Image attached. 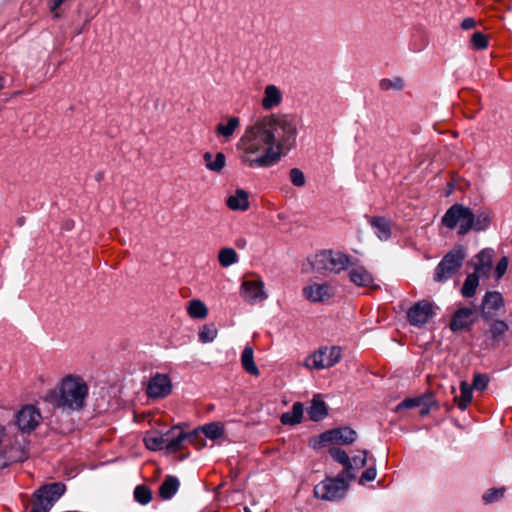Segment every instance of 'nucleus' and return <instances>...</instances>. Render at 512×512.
<instances>
[{
	"label": "nucleus",
	"instance_id": "obj_51",
	"mask_svg": "<svg viewBox=\"0 0 512 512\" xmlns=\"http://www.w3.org/2000/svg\"><path fill=\"white\" fill-rule=\"evenodd\" d=\"M476 26V21L474 18L468 17L465 18L461 23V28L463 30H470Z\"/></svg>",
	"mask_w": 512,
	"mask_h": 512
},
{
	"label": "nucleus",
	"instance_id": "obj_28",
	"mask_svg": "<svg viewBox=\"0 0 512 512\" xmlns=\"http://www.w3.org/2000/svg\"><path fill=\"white\" fill-rule=\"evenodd\" d=\"M240 126V120L238 117H230L228 118L227 123H219L216 126V134L218 136H222L225 140H230L234 135L235 131Z\"/></svg>",
	"mask_w": 512,
	"mask_h": 512
},
{
	"label": "nucleus",
	"instance_id": "obj_2",
	"mask_svg": "<svg viewBox=\"0 0 512 512\" xmlns=\"http://www.w3.org/2000/svg\"><path fill=\"white\" fill-rule=\"evenodd\" d=\"M88 393V385L82 377L68 375L57 388L49 390L44 399L55 408L74 412L85 407Z\"/></svg>",
	"mask_w": 512,
	"mask_h": 512
},
{
	"label": "nucleus",
	"instance_id": "obj_37",
	"mask_svg": "<svg viewBox=\"0 0 512 512\" xmlns=\"http://www.w3.org/2000/svg\"><path fill=\"white\" fill-rule=\"evenodd\" d=\"M200 431L209 439L215 440L223 436L224 427L220 423H210L202 426Z\"/></svg>",
	"mask_w": 512,
	"mask_h": 512
},
{
	"label": "nucleus",
	"instance_id": "obj_47",
	"mask_svg": "<svg viewBox=\"0 0 512 512\" xmlns=\"http://www.w3.org/2000/svg\"><path fill=\"white\" fill-rule=\"evenodd\" d=\"M508 268V258L506 256L502 257L497 263L494 271V276L496 280H500L504 274L506 273Z\"/></svg>",
	"mask_w": 512,
	"mask_h": 512
},
{
	"label": "nucleus",
	"instance_id": "obj_52",
	"mask_svg": "<svg viewBox=\"0 0 512 512\" xmlns=\"http://www.w3.org/2000/svg\"><path fill=\"white\" fill-rule=\"evenodd\" d=\"M5 80L0 76V90L4 88Z\"/></svg>",
	"mask_w": 512,
	"mask_h": 512
},
{
	"label": "nucleus",
	"instance_id": "obj_54",
	"mask_svg": "<svg viewBox=\"0 0 512 512\" xmlns=\"http://www.w3.org/2000/svg\"><path fill=\"white\" fill-rule=\"evenodd\" d=\"M82 31H83V29H82V28H79V30L76 32V34H77V35H78V34H81V33H82Z\"/></svg>",
	"mask_w": 512,
	"mask_h": 512
},
{
	"label": "nucleus",
	"instance_id": "obj_8",
	"mask_svg": "<svg viewBox=\"0 0 512 512\" xmlns=\"http://www.w3.org/2000/svg\"><path fill=\"white\" fill-rule=\"evenodd\" d=\"M64 492L65 485L62 483H52L40 487L33 493V503L30 512H49Z\"/></svg>",
	"mask_w": 512,
	"mask_h": 512
},
{
	"label": "nucleus",
	"instance_id": "obj_30",
	"mask_svg": "<svg viewBox=\"0 0 512 512\" xmlns=\"http://www.w3.org/2000/svg\"><path fill=\"white\" fill-rule=\"evenodd\" d=\"M304 407L302 403L296 402L292 406V410L285 412L281 415V423L284 425H295L301 422L303 417Z\"/></svg>",
	"mask_w": 512,
	"mask_h": 512
},
{
	"label": "nucleus",
	"instance_id": "obj_40",
	"mask_svg": "<svg viewBox=\"0 0 512 512\" xmlns=\"http://www.w3.org/2000/svg\"><path fill=\"white\" fill-rule=\"evenodd\" d=\"M509 329L508 324L503 320H493L490 324L489 332L493 339L497 340L503 336Z\"/></svg>",
	"mask_w": 512,
	"mask_h": 512
},
{
	"label": "nucleus",
	"instance_id": "obj_44",
	"mask_svg": "<svg viewBox=\"0 0 512 512\" xmlns=\"http://www.w3.org/2000/svg\"><path fill=\"white\" fill-rule=\"evenodd\" d=\"M471 43L474 49L483 50L488 47V38L482 32H475L471 37Z\"/></svg>",
	"mask_w": 512,
	"mask_h": 512
},
{
	"label": "nucleus",
	"instance_id": "obj_18",
	"mask_svg": "<svg viewBox=\"0 0 512 512\" xmlns=\"http://www.w3.org/2000/svg\"><path fill=\"white\" fill-rule=\"evenodd\" d=\"M172 384L166 374L157 373L153 376L147 386V394L152 398H164L170 394Z\"/></svg>",
	"mask_w": 512,
	"mask_h": 512
},
{
	"label": "nucleus",
	"instance_id": "obj_20",
	"mask_svg": "<svg viewBox=\"0 0 512 512\" xmlns=\"http://www.w3.org/2000/svg\"><path fill=\"white\" fill-rule=\"evenodd\" d=\"M494 251L491 248L482 249L476 256L474 273L481 277H488L492 268Z\"/></svg>",
	"mask_w": 512,
	"mask_h": 512
},
{
	"label": "nucleus",
	"instance_id": "obj_55",
	"mask_svg": "<svg viewBox=\"0 0 512 512\" xmlns=\"http://www.w3.org/2000/svg\"><path fill=\"white\" fill-rule=\"evenodd\" d=\"M244 512H252V511L248 507H245Z\"/></svg>",
	"mask_w": 512,
	"mask_h": 512
},
{
	"label": "nucleus",
	"instance_id": "obj_49",
	"mask_svg": "<svg viewBox=\"0 0 512 512\" xmlns=\"http://www.w3.org/2000/svg\"><path fill=\"white\" fill-rule=\"evenodd\" d=\"M367 451L366 450H363L361 451V454L360 455H357V456H354L353 459L351 460L352 461V464H353V469L354 468H362L366 465L367 463Z\"/></svg>",
	"mask_w": 512,
	"mask_h": 512
},
{
	"label": "nucleus",
	"instance_id": "obj_4",
	"mask_svg": "<svg viewBox=\"0 0 512 512\" xmlns=\"http://www.w3.org/2000/svg\"><path fill=\"white\" fill-rule=\"evenodd\" d=\"M30 442L23 434L15 433L8 438L0 448V468H6L17 462H23L29 457Z\"/></svg>",
	"mask_w": 512,
	"mask_h": 512
},
{
	"label": "nucleus",
	"instance_id": "obj_17",
	"mask_svg": "<svg viewBox=\"0 0 512 512\" xmlns=\"http://www.w3.org/2000/svg\"><path fill=\"white\" fill-rule=\"evenodd\" d=\"M348 278L351 283L357 287L380 289V285L375 282V277L366 267L362 265L352 266L348 271Z\"/></svg>",
	"mask_w": 512,
	"mask_h": 512
},
{
	"label": "nucleus",
	"instance_id": "obj_32",
	"mask_svg": "<svg viewBox=\"0 0 512 512\" xmlns=\"http://www.w3.org/2000/svg\"><path fill=\"white\" fill-rule=\"evenodd\" d=\"M474 215L475 220L473 230L476 232L487 230L491 224L492 212L487 208H482Z\"/></svg>",
	"mask_w": 512,
	"mask_h": 512
},
{
	"label": "nucleus",
	"instance_id": "obj_41",
	"mask_svg": "<svg viewBox=\"0 0 512 512\" xmlns=\"http://www.w3.org/2000/svg\"><path fill=\"white\" fill-rule=\"evenodd\" d=\"M134 498L140 504L146 505L152 500V493L146 486L138 485L134 489Z\"/></svg>",
	"mask_w": 512,
	"mask_h": 512
},
{
	"label": "nucleus",
	"instance_id": "obj_13",
	"mask_svg": "<svg viewBox=\"0 0 512 512\" xmlns=\"http://www.w3.org/2000/svg\"><path fill=\"white\" fill-rule=\"evenodd\" d=\"M303 296L312 303H324L334 297V288L329 283H311L302 290Z\"/></svg>",
	"mask_w": 512,
	"mask_h": 512
},
{
	"label": "nucleus",
	"instance_id": "obj_29",
	"mask_svg": "<svg viewBox=\"0 0 512 512\" xmlns=\"http://www.w3.org/2000/svg\"><path fill=\"white\" fill-rule=\"evenodd\" d=\"M328 414L327 406L320 396H315L308 409L309 418L313 421H320Z\"/></svg>",
	"mask_w": 512,
	"mask_h": 512
},
{
	"label": "nucleus",
	"instance_id": "obj_42",
	"mask_svg": "<svg viewBox=\"0 0 512 512\" xmlns=\"http://www.w3.org/2000/svg\"><path fill=\"white\" fill-rule=\"evenodd\" d=\"M426 399L427 398L424 396L404 399L397 405L396 411H401L403 409H411L414 407H421L422 405H424Z\"/></svg>",
	"mask_w": 512,
	"mask_h": 512
},
{
	"label": "nucleus",
	"instance_id": "obj_5",
	"mask_svg": "<svg viewBox=\"0 0 512 512\" xmlns=\"http://www.w3.org/2000/svg\"><path fill=\"white\" fill-rule=\"evenodd\" d=\"M474 220L475 215L469 207L454 204L443 215L442 224L449 229L458 227V234L464 236L473 230Z\"/></svg>",
	"mask_w": 512,
	"mask_h": 512
},
{
	"label": "nucleus",
	"instance_id": "obj_10",
	"mask_svg": "<svg viewBox=\"0 0 512 512\" xmlns=\"http://www.w3.org/2000/svg\"><path fill=\"white\" fill-rule=\"evenodd\" d=\"M42 415L35 406L25 405L15 415V424L18 427L19 434H29L34 431L41 423Z\"/></svg>",
	"mask_w": 512,
	"mask_h": 512
},
{
	"label": "nucleus",
	"instance_id": "obj_36",
	"mask_svg": "<svg viewBox=\"0 0 512 512\" xmlns=\"http://www.w3.org/2000/svg\"><path fill=\"white\" fill-rule=\"evenodd\" d=\"M239 260L237 252L233 248H222L218 253V261L222 267H229Z\"/></svg>",
	"mask_w": 512,
	"mask_h": 512
},
{
	"label": "nucleus",
	"instance_id": "obj_12",
	"mask_svg": "<svg viewBox=\"0 0 512 512\" xmlns=\"http://www.w3.org/2000/svg\"><path fill=\"white\" fill-rule=\"evenodd\" d=\"M435 316L434 306L427 300L415 303L407 312L409 323L415 327H423Z\"/></svg>",
	"mask_w": 512,
	"mask_h": 512
},
{
	"label": "nucleus",
	"instance_id": "obj_11",
	"mask_svg": "<svg viewBox=\"0 0 512 512\" xmlns=\"http://www.w3.org/2000/svg\"><path fill=\"white\" fill-rule=\"evenodd\" d=\"M241 296L249 304H256L268 298L260 277L244 279L241 284Z\"/></svg>",
	"mask_w": 512,
	"mask_h": 512
},
{
	"label": "nucleus",
	"instance_id": "obj_27",
	"mask_svg": "<svg viewBox=\"0 0 512 512\" xmlns=\"http://www.w3.org/2000/svg\"><path fill=\"white\" fill-rule=\"evenodd\" d=\"M180 482L177 477L169 475L159 488V495L165 499H171L178 491Z\"/></svg>",
	"mask_w": 512,
	"mask_h": 512
},
{
	"label": "nucleus",
	"instance_id": "obj_43",
	"mask_svg": "<svg viewBox=\"0 0 512 512\" xmlns=\"http://www.w3.org/2000/svg\"><path fill=\"white\" fill-rule=\"evenodd\" d=\"M505 488H491L483 495V501L486 504H491L495 501H498L504 496Z\"/></svg>",
	"mask_w": 512,
	"mask_h": 512
},
{
	"label": "nucleus",
	"instance_id": "obj_34",
	"mask_svg": "<svg viewBox=\"0 0 512 512\" xmlns=\"http://www.w3.org/2000/svg\"><path fill=\"white\" fill-rule=\"evenodd\" d=\"M187 312L193 319H204L208 315V308L203 301L193 299L189 301Z\"/></svg>",
	"mask_w": 512,
	"mask_h": 512
},
{
	"label": "nucleus",
	"instance_id": "obj_15",
	"mask_svg": "<svg viewBox=\"0 0 512 512\" xmlns=\"http://www.w3.org/2000/svg\"><path fill=\"white\" fill-rule=\"evenodd\" d=\"M357 438V433L350 427H340L328 430L319 435V444L324 443H340L351 444Z\"/></svg>",
	"mask_w": 512,
	"mask_h": 512
},
{
	"label": "nucleus",
	"instance_id": "obj_3",
	"mask_svg": "<svg viewBox=\"0 0 512 512\" xmlns=\"http://www.w3.org/2000/svg\"><path fill=\"white\" fill-rule=\"evenodd\" d=\"M313 270L338 274L353 263L348 255L340 251L322 250L309 259Z\"/></svg>",
	"mask_w": 512,
	"mask_h": 512
},
{
	"label": "nucleus",
	"instance_id": "obj_25",
	"mask_svg": "<svg viewBox=\"0 0 512 512\" xmlns=\"http://www.w3.org/2000/svg\"><path fill=\"white\" fill-rule=\"evenodd\" d=\"M203 160L206 168L215 173L222 172L226 166V156L222 152H218L215 155L211 152H205Z\"/></svg>",
	"mask_w": 512,
	"mask_h": 512
},
{
	"label": "nucleus",
	"instance_id": "obj_48",
	"mask_svg": "<svg viewBox=\"0 0 512 512\" xmlns=\"http://www.w3.org/2000/svg\"><path fill=\"white\" fill-rule=\"evenodd\" d=\"M377 471L374 467L367 468L361 475L359 483L364 485L366 482L373 481L376 478Z\"/></svg>",
	"mask_w": 512,
	"mask_h": 512
},
{
	"label": "nucleus",
	"instance_id": "obj_33",
	"mask_svg": "<svg viewBox=\"0 0 512 512\" xmlns=\"http://www.w3.org/2000/svg\"><path fill=\"white\" fill-rule=\"evenodd\" d=\"M460 395L455 396L454 400L458 408L464 411L472 401V387L465 381L460 383Z\"/></svg>",
	"mask_w": 512,
	"mask_h": 512
},
{
	"label": "nucleus",
	"instance_id": "obj_31",
	"mask_svg": "<svg viewBox=\"0 0 512 512\" xmlns=\"http://www.w3.org/2000/svg\"><path fill=\"white\" fill-rule=\"evenodd\" d=\"M480 278L481 276L477 273L472 272L468 274L460 290L461 295L465 298L473 297L479 286Z\"/></svg>",
	"mask_w": 512,
	"mask_h": 512
},
{
	"label": "nucleus",
	"instance_id": "obj_14",
	"mask_svg": "<svg viewBox=\"0 0 512 512\" xmlns=\"http://www.w3.org/2000/svg\"><path fill=\"white\" fill-rule=\"evenodd\" d=\"M504 306V299L498 291H488L484 295L481 306L480 315L485 321H490L494 318L497 311Z\"/></svg>",
	"mask_w": 512,
	"mask_h": 512
},
{
	"label": "nucleus",
	"instance_id": "obj_53",
	"mask_svg": "<svg viewBox=\"0 0 512 512\" xmlns=\"http://www.w3.org/2000/svg\"><path fill=\"white\" fill-rule=\"evenodd\" d=\"M428 412H429V408H428V407H424V408H422V410H421V415H425V414H427Z\"/></svg>",
	"mask_w": 512,
	"mask_h": 512
},
{
	"label": "nucleus",
	"instance_id": "obj_6",
	"mask_svg": "<svg viewBox=\"0 0 512 512\" xmlns=\"http://www.w3.org/2000/svg\"><path fill=\"white\" fill-rule=\"evenodd\" d=\"M465 257L466 253L464 247L461 245L455 246L444 255L436 266L434 270V281L445 282L454 276L462 267Z\"/></svg>",
	"mask_w": 512,
	"mask_h": 512
},
{
	"label": "nucleus",
	"instance_id": "obj_45",
	"mask_svg": "<svg viewBox=\"0 0 512 512\" xmlns=\"http://www.w3.org/2000/svg\"><path fill=\"white\" fill-rule=\"evenodd\" d=\"M292 184L296 187H302L306 183L304 173L298 168H292L289 173Z\"/></svg>",
	"mask_w": 512,
	"mask_h": 512
},
{
	"label": "nucleus",
	"instance_id": "obj_39",
	"mask_svg": "<svg viewBox=\"0 0 512 512\" xmlns=\"http://www.w3.org/2000/svg\"><path fill=\"white\" fill-rule=\"evenodd\" d=\"M379 87L383 91H401L404 88V81L401 77H395L393 79L384 78L380 80Z\"/></svg>",
	"mask_w": 512,
	"mask_h": 512
},
{
	"label": "nucleus",
	"instance_id": "obj_19",
	"mask_svg": "<svg viewBox=\"0 0 512 512\" xmlns=\"http://www.w3.org/2000/svg\"><path fill=\"white\" fill-rule=\"evenodd\" d=\"M473 314L474 310L472 308L464 307L456 310L449 325L450 329L457 332L468 328L474 322Z\"/></svg>",
	"mask_w": 512,
	"mask_h": 512
},
{
	"label": "nucleus",
	"instance_id": "obj_35",
	"mask_svg": "<svg viewBox=\"0 0 512 512\" xmlns=\"http://www.w3.org/2000/svg\"><path fill=\"white\" fill-rule=\"evenodd\" d=\"M166 442V434L151 433L144 438L145 446L152 451L166 449Z\"/></svg>",
	"mask_w": 512,
	"mask_h": 512
},
{
	"label": "nucleus",
	"instance_id": "obj_38",
	"mask_svg": "<svg viewBox=\"0 0 512 512\" xmlns=\"http://www.w3.org/2000/svg\"><path fill=\"white\" fill-rule=\"evenodd\" d=\"M218 331L214 324H205L199 331V340L202 343H209L214 341L217 337Z\"/></svg>",
	"mask_w": 512,
	"mask_h": 512
},
{
	"label": "nucleus",
	"instance_id": "obj_24",
	"mask_svg": "<svg viewBox=\"0 0 512 512\" xmlns=\"http://www.w3.org/2000/svg\"><path fill=\"white\" fill-rule=\"evenodd\" d=\"M248 193L243 189H237L235 194L226 200L227 206L234 211H246L249 208Z\"/></svg>",
	"mask_w": 512,
	"mask_h": 512
},
{
	"label": "nucleus",
	"instance_id": "obj_46",
	"mask_svg": "<svg viewBox=\"0 0 512 512\" xmlns=\"http://www.w3.org/2000/svg\"><path fill=\"white\" fill-rule=\"evenodd\" d=\"M489 383V378L485 374H475L473 379L472 389L485 390Z\"/></svg>",
	"mask_w": 512,
	"mask_h": 512
},
{
	"label": "nucleus",
	"instance_id": "obj_23",
	"mask_svg": "<svg viewBox=\"0 0 512 512\" xmlns=\"http://www.w3.org/2000/svg\"><path fill=\"white\" fill-rule=\"evenodd\" d=\"M369 223L374 233L381 241H386L391 237V222L385 217H370Z\"/></svg>",
	"mask_w": 512,
	"mask_h": 512
},
{
	"label": "nucleus",
	"instance_id": "obj_9",
	"mask_svg": "<svg viewBox=\"0 0 512 512\" xmlns=\"http://www.w3.org/2000/svg\"><path fill=\"white\" fill-rule=\"evenodd\" d=\"M341 359V349L336 346L321 347L306 359L308 368L325 369L334 366Z\"/></svg>",
	"mask_w": 512,
	"mask_h": 512
},
{
	"label": "nucleus",
	"instance_id": "obj_21",
	"mask_svg": "<svg viewBox=\"0 0 512 512\" xmlns=\"http://www.w3.org/2000/svg\"><path fill=\"white\" fill-rule=\"evenodd\" d=\"M283 99L281 90L274 84H269L264 88L261 106L264 110H272L278 107Z\"/></svg>",
	"mask_w": 512,
	"mask_h": 512
},
{
	"label": "nucleus",
	"instance_id": "obj_7",
	"mask_svg": "<svg viewBox=\"0 0 512 512\" xmlns=\"http://www.w3.org/2000/svg\"><path fill=\"white\" fill-rule=\"evenodd\" d=\"M348 481L344 473L328 477L314 487V496L325 501H338L345 496L349 487Z\"/></svg>",
	"mask_w": 512,
	"mask_h": 512
},
{
	"label": "nucleus",
	"instance_id": "obj_16",
	"mask_svg": "<svg viewBox=\"0 0 512 512\" xmlns=\"http://www.w3.org/2000/svg\"><path fill=\"white\" fill-rule=\"evenodd\" d=\"M177 430V427H173L168 433H166V452L167 453H175L180 451L183 448V442L188 441L191 444H196L199 438V429L194 430L193 432L185 433L180 431L177 435H174V432Z\"/></svg>",
	"mask_w": 512,
	"mask_h": 512
},
{
	"label": "nucleus",
	"instance_id": "obj_22",
	"mask_svg": "<svg viewBox=\"0 0 512 512\" xmlns=\"http://www.w3.org/2000/svg\"><path fill=\"white\" fill-rule=\"evenodd\" d=\"M330 456L339 464L344 467V475L348 480L355 479V473L353 472V464L348 454L341 448L332 447L329 449Z\"/></svg>",
	"mask_w": 512,
	"mask_h": 512
},
{
	"label": "nucleus",
	"instance_id": "obj_1",
	"mask_svg": "<svg viewBox=\"0 0 512 512\" xmlns=\"http://www.w3.org/2000/svg\"><path fill=\"white\" fill-rule=\"evenodd\" d=\"M297 121L290 114H269L247 126L236 148L241 163L265 168L277 163L296 145Z\"/></svg>",
	"mask_w": 512,
	"mask_h": 512
},
{
	"label": "nucleus",
	"instance_id": "obj_26",
	"mask_svg": "<svg viewBox=\"0 0 512 512\" xmlns=\"http://www.w3.org/2000/svg\"><path fill=\"white\" fill-rule=\"evenodd\" d=\"M241 365L250 375L258 376L260 374L257 365L254 362V351L251 346H246L241 354Z\"/></svg>",
	"mask_w": 512,
	"mask_h": 512
},
{
	"label": "nucleus",
	"instance_id": "obj_50",
	"mask_svg": "<svg viewBox=\"0 0 512 512\" xmlns=\"http://www.w3.org/2000/svg\"><path fill=\"white\" fill-rule=\"evenodd\" d=\"M65 2V0H50V12L54 19H58L61 17L60 7Z\"/></svg>",
	"mask_w": 512,
	"mask_h": 512
}]
</instances>
